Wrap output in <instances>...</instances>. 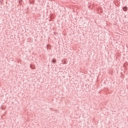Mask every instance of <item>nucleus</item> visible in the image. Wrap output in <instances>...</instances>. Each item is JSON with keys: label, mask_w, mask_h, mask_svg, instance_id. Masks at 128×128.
I'll use <instances>...</instances> for the list:
<instances>
[{"label": "nucleus", "mask_w": 128, "mask_h": 128, "mask_svg": "<svg viewBox=\"0 0 128 128\" xmlns=\"http://www.w3.org/2000/svg\"><path fill=\"white\" fill-rule=\"evenodd\" d=\"M122 10H124V12H128V7L124 6L122 8Z\"/></svg>", "instance_id": "f257e3e1"}, {"label": "nucleus", "mask_w": 128, "mask_h": 128, "mask_svg": "<svg viewBox=\"0 0 128 128\" xmlns=\"http://www.w3.org/2000/svg\"><path fill=\"white\" fill-rule=\"evenodd\" d=\"M56 60H54V59H53L52 60V62H54V64H56Z\"/></svg>", "instance_id": "f03ea898"}]
</instances>
